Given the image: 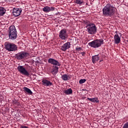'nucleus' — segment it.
I'll return each instance as SVG.
<instances>
[{
	"label": "nucleus",
	"mask_w": 128,
	"mask_h": 128,
	"mask_svg": "<svg viewBox=\"0 0 128 128\" xmlns=\"http://www.w3.org/2000/svg\"><path fill=\"white\" fill-rule=\"evenodd\" d=\"M70 48V42H67L60 46V50H62V52H66V50H68Z\"/></svg>",
	"instance_id": "9"
},
{
	"label": "nucleus",
	"mask_w": 128,
	"mask_h": 128,
	"mask_svg": "<svg viewBox=\"0 0 128 128\" xmlns=\"http://www.w3.org/2000/svg\"><path fill=\"white\" fill-rule=\"evenodd\" d=\"M18 72H20L22 74H24V76H30V73L26 70V68H24V66H18Z\"/></svg>",
	"instance_id": "8"
},
{
	"label": "nucleus",
	"mask_w": 128,
	"mask_h": 128,
	"mask_svg": "<svg viewBox=\"0 0 128 128\" xmlns=\"http://www.w3.org/2000/svg\"><path fill=\"white\" fill-rule=\"evenodd\" d=\"M84 2V0H76L75 3L76 4H80V6Z\"/></svg>",
	"instance_id": "22"
},
{
	"label": "nucleus",
	"mask_w": 128,
	"mask_h": 128,
	"mask_svg": "<svg viewBox=\"0 0 128 128\" xmlns=\"http://www.w3.org/2000/svg\"><path fill=\"white\" fill-rule=\"evenodd\" d=\"M59 38L62 40H66L68 38V33H66V30L62 29V30L59 34Z\"/></svg>",
	"instance_id": "7"
},
{
	"label": "nucleus",
	"mask_w": 128,
	"mask_h": 128,
	"mask_svg": "<svg viewBox=\"0 0 128 128\" xmlns=\"http://www.w3.org/2000/svg\"><path fill=\"white\" fill-rule=\"evenodd\" d=\"M8 36L10 40H14L18 38V32L14 26H10L8 30Z\"/></svg>",
	"instance_id": "3"
},
{
	"label": "nucleus",
	"mask_w": 128,
	"mask_h": 128,
	"mask_svg": "<svg viewBox=\"0 0 128 128\" xmlns=\"http://www.w3.org/2000/svg\"><path fill=\"white\" fill-rule=\"evenodd\" d=\"M48 64H53V66H60V62L52 58H50L48 60Z\"/></svg>",
	"instance_id": "10"
},
{
	"label": "nucleus",
	"mask_w": 128,
	"mask_h": 128,
	"mask_svg": "<svg viewBox=\"0 0 128 128\" xmlns=\"http://www.w3.org/2000/svg\"><path fill=\"white\" fill-rule=\"evenodd\" d=\"M86 28H87V32L90 34H94L96 33L98 28L96 26L94 23L90 22L89 21L86 22Z\"/></svg>",
	"instance_id": "2"
},
{
	"label": "nucleus",
	"mask_w": 128,
	"mask_h": 128,
	"mask_svg": "<svg viewBox=\"0 0 128 128\" xmlns=\"http://www.w3.org/2000/svg\"><path fill=\"white\" fill-rule=\"evenodd\" d=\"M61 78H62L63 80H68L71 78L70 75L68 76L66 74H64L62 76Z\"/></svg>",
	"instance_id": "16"
},
{
	"label": "nucleus",
	"mask_w": 128,
	"mask_h": 128,
	"mask_svg": "<svg viewBox=\"0 0 128 128\" xmlns=\"http://www.w3.org/2000/svg\"><path fill=\"white\" fill-rule=\"evenodd\" d=\"M102 12L105 16H112L116 14V5L112 2L108 4L103 8Z\"/></svg>",
	"instance_id": "1"
},
{
	"label": "nucleus",
	"mask_w": 128,
	"mask_h": 128,
	"mask_svg": "<svg viewBox=\"0 0 128 128\" xmlns=\"http://www.w3.org/2000/svg\"><path fill=\"white\" fill-rule=\"evenodd\" d=\"M29 56L30 53L26 52H21L16 54L15 58L18 60H24V58H28Z\"/></svg>",
	"instance_id": "6"
},
{
	"label": "nucleus",
	"mask_w": 128,
	"mask_h": 128,
	"mask_svg": "<svg viewBox=\"0 0 128 128\" xmlns=\"http://www.w3.org/2000/svg\"><path fill=\"white\" fill-rule=\"evenodd\" d=\"M100 60V57H98V54L92 56V62L93 64H96Z\"/></svg>",
	"instance_id": "17"
},
{
	"label": "nucleus",
	"mask_w": 128,
	"mask_h": 128,
	"mask_svg": "<svg viewBox=\"0 0 128 128\" xmlns=\"http://www.w3.org/2000/svg\"><path fill=\"white\" fill-rule=\"evenodd\" d=\"M76 50L77 51V52H80V50H82V48L80 47H77L76 48Z\"/></svg>",
	"instance_id": "26"
},
{
	"label": "nucleus",
	"mask_w": 128,
	"mask_h": 128,
	"mask_svg": "<svg viewBox=\"0 0 128 128\" xmlns=\"http://www.w3.org/2000/svg\"><path fill=\"white\" fill-rule=\"evenodd\" d=\"M6 10L2 7H0V16H2L6 14Z\"/></svg>",
	"instance_id": "19"
},
{
	"label": "nucleus",
	"mask_w": 128,
	"mask_h": 128,
	"mask_svg": "<svg viewBox=\"0 0 128 128\" xmlns=\"http://www.w3.org/2000/svg\"><path fill=\"white\" fill-rule=\"evenodd\" d=\"M102 44H104V40L102 39H97L88 43V46L94 48H98L102 46Z\"/></svg>",
	"instance_id": "4"
},
{
	"label": "nucleus",
	"mask_w": 128,
	"mask_h": 128,
	"mask_svg": "<svg viewBox=\"0 0 128 128\" xmlns=\"http://www.w3.org/2000/svg\"><path fill=\"white\" fill-rule=\"evenodd\" d=\"M86 82V79H81L79 81V84H84V82Z\"/></svg>",
	"instance_id": "24"
},
{
	"label": "nucleus",
	"mask_w": 128,
	"mask_h": 128,
	"mask_svg": "<svg viewBox=\"0 0 128 128\" xmlns=\"http://www.w3.org/2000/svg\"><path fill=\"white\" fill-rule=\"evenodd\" d=\"M87 100H90V102H100V100H98V98H88Z\"/></svg>",
	"instance_id": "20"
},
{
	"label": "nucleus",
	"mask_w": 128,
	"mask_h": 128,
	"mask_svg": "<svg viewBox=\"0 0 128 128\" xmlns=\"http://www.w3.org/2000/svg\"><path fill=\"white\" fill-rule=\"evenodd\" d=\"M23 90L24 92H26V94H30V95L32 94V90L30 88L26 87H24Z\"/></svg>",
	"instance_id": "18"
},
{
	"label": "nucleus",
	"mask_w": 128,
	"mask_h": 128,
	"mask_svg": "<svg viewBox=\"0 0 128 128\" xmlns=\"http://www.w3.org/2000/svg\"><path fill=\"white\" fill-rule=\"evenodd\" d=\"M22 12V9L14 8L12 10V14L14 16H18Z\"/></svg>",
	"instance_id": "11"
},
{
	"label": "nucleus",
	"mask_w": 128,
	"mask_h": 128,
	"mask_svg": "<svg viewBox=\"0 0 128 128\" xmlns=\"http://www.w3.org/2000/svg\"><path fill=\"white\" fill-rule=\"evenodd\" d=\"M82 56H84V54H82Z\"/></svg>",
	"instance_id": "30"
},
{
	"label": "nucleus",
	"mask_w": 128,
	"mask_h": 128,
	"mask_svg": "<svg viewBox=\"0 0 128 128\" xmlns=\"http://www.w3.org/2000/svg\"><path fill=\"white\" fill-rule=\"evenodd\" d=\"M12 104H16V106H20V102H18V100H16V99H14L12 100Z\"/></svg>",
	"instance_id": "23"
},
{
	"label": "nucleus",
	"mask_w": 128,
	"mask_h": 128,
	"mask_svg": "<svg viewBox=\"0 0 128 128\" xmlns=\"http://www.w3.org/2000/svg\"><path fill=\"white\" fill-rule=\"evenodd\" d=\"M114 43L118 44H120V37L118 36V34H116L114 36Z\"/></svg>",
	"instance_id": "14"
},
{
	"label": "nucleus",
	"mask_w": 128,
	"mask_h": 128,
	"mask_svg": "<svg viewBox=\"0 0 128 128\" xmlns=\"http://www.w3.org/2000/svg\"><path fill=\"white\" fill-rule=\"evenodd\" d=\"M64 94H72V88L67 89L66 90H64Z\"/></svg>",
	"instance_id": "21"
},
{
	"label": "nucleus",
	"mask_w": 128,
	"mask_h": 128,
	"mask_svg": "<svg viewBox=\"0 0 128 128\" xmlns=\"http://www.w3.org/2000/svg\"><path fill=\"white\" fill-rule=\"evenodd\" d=\"M42 85L44 86H52V82L46 79L42 80Z\"/></svg>",
	"instance_id": "13"
},
{
	"label": "nucleus",
	"mask_w": 128,
	"mask_h": 128,
	"mask_svg": "<svg viewBox=\"0 0 128 128\" xmlns=\"http://www.w3.org/2000/svg\"><path fill=\"white\" fill-rule=\"evenodd\" d=\"M58 68L57 66H53L52 70L51 72L52 74H54V76H56V74H58Z\"/></svg>",
	"instance_id": "15"
},
{
	"label": "nucleus",
	"mask_w": 128,
	"mask_h": 128,
	"mask_svg": "<svg viewBox=\"0 0 128 128\" xmlns=\"http://www.w3.org/2000/svg\"><path fill=\"white\" fill-rule=\"evenodd\" d=\"M127 42H128V40H127Z\"/></svg>",
	"instance_id": "31"
},
{
	"label": "nucleus",
	"mask_w": 128,
	"mask_h": 128,
	"mask_svg": "<svg viewBox=\"0 0 128 128\" xmlns=\"http://www.w3.org/2000/svg\"><path fill=\"white\" fill-rule=\"evenodd\" d=\"M54 10L55 8L54 6L49 7L48 6H46L43 8V12H52Z\"/></svg>",
	"instance_id": "12"
},
{
	"label": "nucleus",
	"mask_w": 128,
	"mask_h": 128,
	"mask_svg": "<svg viewBox=\"0 0 128 128\" xmlns=\"http://www.w3.org/2000/svg\"><path fill=\"white\" fill-rule=\"evenodd\" d=\"M5 48L8 52H16V50H18V46L14 43L6 42Z\"/></svg>",
	"instance_id": "5"
},
{
	"label": "nucleus",
	"mask_w": 128,
	"mask_h": 128,
	"mask_svg": "<svg viewBox=\"0 0 128 128\" xmlns=\"http://www.w3.org/2000/svg\"><path fill=\"white\" fill-rule=\"evenodd\" d=\"M82 90H86V89H85V90H84V89H83Z\"/></svg>",
	"instance_id": "27"
},
{
	"label": "nucleus",
	"mask_w": 128,
	"mask_h": 128,
	"mask_svg": "<svg viewBox=\"0 0 128 128\" xmlns=\"http://www.w3.org/2000/svg\"><path fill=\"white\" fill-rule=\"evenodd\" d=\"M119 34L120 35V36H122V34L119 33Z\"/></svg>",
	"instance_id": "28"
},
{
	"label": "nucleus",
	"mask_w": 128,
	"mask_h": 128,
	"mask_svg": "<svg viewBox=\"0 0 128 128\" xmlns=\"http://www.w3.org/2000/svg\"><path fill=\"white\" fill-rule=\"evenodd\" d=\"M118 32H116V34Z\"/></svg>",
	"instance_id": "29"
},
{
	"label": "nucleus",
	"mask_w": 128,
	"mask_h": 128,
	"mask_svg": "<svg viewBox=\"0 0 128 128\" xmlns=\"http://www.w3.org/2000/svg\"><path fill=\"white\" fill-rule=\"evenodd\" d=\"M122 128H128V122L124 124Z\"/></svg>",
	"instance_id": "25"
}]
</instances>
